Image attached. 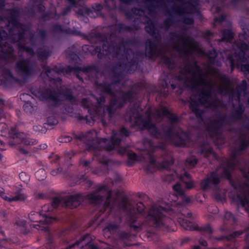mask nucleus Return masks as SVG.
<instances>
[{"label":"nucleus","instance_id":"1","mask_svg":"<svg viewBox=\"0 0 249 249\" xmlns=\"http://www.w3.org/2000/svg\"><path fill=\"white\" fill-rule=\"evenodd\" d=\"M122 64H117L112 70L113 74V80L109 84L105 82H95V86L100 92L110 95L112 97L103 110L104 113H107L110 119L115 115L116 111L124 107L128 103H132L136 99L137 92L132 89L127 90H119L115 92L112 86L120 84L122 78L124 70L121 69Z\"/></svg>","mask_w":249,"mask_h":249},{"label":"nucleus","instance_id":"2","mask_svg":"<svg viewBox=\"0 0 249 249\" xmlns=\"http://www.w3.org/2000/svg\"><path fill=\"white\" fill-rule=\"evenodd\" d=\"M167 206L168 208H164L158 204H153L146 211L144 204L140 202L136 205V210L138 213L145 217V221L149 225L168 231H175L177 227L175 221L167 216L166 212V209L174 210L175 208L169 205Z\"/></svg>","mask_w":249,"mask_h":249},{"label":"nucleus","instance_id":"3","mask_svg":"<svg viewBox=\"0 0 249 249\" xmlns=\"http://www.w3.org/2000/svg\"><path fill=\"white\" fill-rule=\"evenodd\" d=\"M74 138L80 141H87L86 149L93 152L98 161L106 166V169L103 170L98 167L94 169H90L93 173L98 175L105 174L108 170V164L111 160L105 154V152L107 151L105 149L106 143L101 141L104 138L97 137L96 131L91 130L85 133L80 132L74 134Z\"/></svg>","mask_w":249,"mask_h":249},{"label":"nucleus","instance_id":"4","mask_svg":"<svg viewBox=\"0 0 249 249\" xmlns=\"http://www.w3.org/2000/svg\"><path fill=\"white\" fill-rule=\"evenodd\" d=\"M79 195L68 196L64 197H54L50 204H46L41 207L39 212L32 211L29 214V218L33 222H37L41 225H46L56 220L55 213L56 209L61 206H72L75 202V206L78 205L76 201Z\"/></svg>","mask_w":249,"mask_h":249},{"label":"nucleus","instance_id":"5","mask_svg":"<svg viewBox=\"0 0 249 249\" xmlns=\"http://www.w3.org/2000/svg\"><path fill=\"white\" fill-rule=\"evenodd\" d=\"M184 69L185 71L184 72L180 71L179 73L175 77L179 82H182L185 80V83L192 82V79L189 78L188 77L183 76L184 74H191L193 78H199V83L202 86L207 87L202 88L198 89L197 91L199 94L200 97L198 99L199 102L204 105L208 103V98L210 97L212 94L211 89L213 86V84L210 82H206L202 78L203 76L202 71L201 67L198 65L197 61H195L193 64L188 63L185 66Z\"/></svg>","mask_w":249,"mask_h":249},{"label":"nucleus","instance_id":"6","mask_svg":"<svg viewBox=\"0 0 249 249\" xmlns=\"http://www.w3.org/2000/svg\"><path fill=\"white\" fill-rule=\"evenodd\" d=\"M31 93L41 101H52L55 103L60 101L59 95L64 100L75 104L77 102L76 97L73 95L71 89L66 88L64 89L57 92L54 89L45 86H33L30 88Z\"/></svg>","mask_w":249,"mask_h":249},{"label":"nucleus","instance_id":"7","mask_svg":"<svg viewBox=\"0 0 249 249\" xmlns=\"http://www.w3.org/2000/svg\"><path fill=\"white\" fill-rule=\"evenodd\" d=\"M192 217H193V216ZM186 218H190V217L187 216V214H186L185 216L178 217L177 220L180 225L185 230L188 231H197L202 233L207 234L209 240L212 241L214 240L220 241L224 239L232 240L239 237L244 233L243 231L240 230L235 231L227 235H223L218 237L213 236L212 235L213 232V230L210 224L203 225L199 227L192 221L187 220ZM190 219L191 220L193 219V217L190 218Z\"/></svg>","mask_w":249,"mask_h":249},{"label":"nucleus","instance_id":"8","mask_svg":"<svg viewBox=\"0 0 249 249\" xmlns=\"http://www.w3.org/2000/svg\"><path fill=\"white\" fill-rule=\"evenodd\" d=\"M173 188L176 193V196L178 199L181 201V202H175L173 204L167 203L164 206V208H168L167 206L169 205L172 208L174 207L175 208L174 210L166 209L167 214L170 215L172 219H177L178 217L185 216L186 214H187V217L191 218L192 213L186 206V204L191 202L190 197L185 195L179 183H176L173 186Z\"/></svg>","mask_w":249,"mask_h":249},{"label":"nucleus","instance_id":"9","mask_svg":"<svg viewBox=\"0 0 249 249\" xmlns=\"http://www.w3.org/2000/svg\"><path fill=\"white\" fill-rule=\"evenodd\" d=\"M245 111V107L243 104H240L235 110L229 117L219 113L216 119L211 121L209 130L215 135L220 134L222 131V125L230 121L235 122L242 120Z\"/></svg>","mask_w":249,"mask_h":249},{"label":"nucleus","instance_id":"10","mask_svg":"<svg viewBox=\"0 0 249 249\" xmlns=\"http://www.w3.org/2000/svg\"><path fill=\"white\" fill-rule=\"evenodd\" d=\"M133 40H129L125 41H122L120 44H116L115 42L112 40H110L108 43V48L107 49H105L102 51V49L100 46H91L88 45H85L83 46V50L86 51L90 53L92 55H95L97 54V57L99 59H103L104 57V52H105L107 53H110L111 52H112L116 55L120 53V52L121 49V46L125 47L127 45H129L133 44Z\"/></svg>","mask_w":249,"mask_h":249},{"label":"nucleus","instance_id":"11","mask_svg":"<svg viewBox=\"0 0 249 249\" xmlns=\"http://www.w3.org/2000/svg\"><path fill=\"white\" fill-rule=\"evenodd\" d=\"M151 112L150 111L146 119H142L141 113H138L134 117L133 125L136 126L141 130H147L150 134L156 139H161V132H160L155 123H152L151 116Z\"/></svg>","mask_w":249,"mask_h":249},{"label":"nucleus","instance_id":"12","mask_svg":"<svg viewBox=\"0 0 249 249\" xmlns=\"http://www.w3.org/2000/svg\"><path fill=\"white\" fill-rule=\"evenodd\" d=\"M169 36L171 39L176 38L183 43L182 48L179 44L176 45L175 49L178 52L189 56L196 51V49L191 45L194 44V39L187 35L186 33L183 32L181 35H178L176 32H170Z\"/></svg>","mask_w":249,"mask_h":249},{"label":"nucleus","instance_id":"13","mask_svg":"<svg viewBox=\"0 0 249 249\" xmlns=\"http://www.w3.org/2000/svg\"><path fill=\"white\" fill-rule=\"evenodd\" d=\"M131 134V132L125 127H121L119 131L117 132L113 130L112 135L109 138H104L101 141L106 143L105 149L107 152H111L121 144L122 139L118 136H121L124 137H128Z\"/></svg>","mask_w":249,"mask_h":249},{"label":"nucleus","instance_id":"14","mask_svg":"<svg viewBox=\"0 0 249 249\" xmlns=\"http://www.w3.org/2000/svg\"><path fill=\"white\" fill-rule=\"evenodd\" d=\"M9 136L11 138L9 143L12 146L20 143H23L26 145H35L37 143V141L36 139H30L27 134L17 132L14 128H12L10 130L9 132Z\"/></svg>","mask_w":249,"mask_h":249},{"label":"nucleus","instance_id":"15","mask_svg":"<svg viewBox=\"0 0 249 249\" xmlns=\"http://www.w3.org/2000/svg\"><path fill=\"white\" fill-rule=\"evenodd\" d=\"M98 193H97L95 191L89 193L86 195H83L81 193H77L75 195H71V196H76L79 195L78 196L77 200H76L78 202V205H76V206H75V204L72 203V206H64V207H67L68 208L70 209H73L77 208L78 206H79L81 204V200L84 199H87L89 201V202L94 205H100L102 203H103L104 201V197L103 196L98 195Z\"/></svg>","mask_w":249,"mask_h":249},{"label":"nucleus","instance_id":"16","mask_svg":"<svg viewBox=\"0 0 249 249\" xmlns=\"http://www.w3.org/2000/svg\"><path fill=\"white\" fill-rule=\"evenodd\" d=\"M73 68V66H71L68 65L66 67H57L55 66L54 68L52 69L49 66L46 65H43L42 66V68L48 77L49 78V81L52 83L61 82L62 81V78L59 77H50L49 75L52 72L54 71L57 73H65L66 74H70L71 72H73V70L71 69Z\"/></svg>","mask_w":249,"mask_h":249},{"label":"nucleus","instance_id":"17","mask_svg":"<svg viewBox=\"0 0 249 249\" xmlns=\"http://www.w3.org/2000/svg\"><path fill=\"white\" fill-rule=\"evenodd\" d=\"M16 68L24 79H27L35 72V69L29 60L21 59L16 63Z\"/></svg>","mask_w":249,"mask_h":249},{"label":"nucleus","instance_id":"18","mask_svg":"<svg viewBox=\"0 0 249 249\" xmlns=\"http://www.w3.org/2000/svg\"><path fill=\"white\" fill-rule=\"evenodd\" d=\"M14 194L15 196H12L11 195L8 196L5 193H3L2 190L3 188H1V198H3L5 200L11 202L13 201H24L27 198V196L23 193V188L22 186L18 184L15 186Z\"/></svg>","mask_w":249,"mask_h":249},{"label":"nucleus","instance_id":"19","mask_svg":"<svg viewBox=\"0 0 249 249\" xmlns=\"http://www.w3.org/2000/svg\"><path fill=\"white\" fill-rule=\"evenodd\" d=\"M221 181V176L216 171H212L206 178L201 180L200 185L201 189L206 191L210 188V184L216 186L220 183Z\"/></svg>","mask_w":249,"mask_h":249},{"label":"nucleus","instance_id":"20","mask_svg":"<svg viewBox=\"0 0 249 249\" xmlns=\"http://www.w3.org/2000/svg\"><path fill=\"white\" fill-rule=\"evenodd\" d=\"M126 223L134 231L139 232L142 229L143 223L138 219V214L130 212L126 217Z\"/></svg>","mask_w":249,"mask_h":249},{"label":"nucleus","instance_id":"21","mask_svg":"<svg viewBox=\"0 0 249 249\" xmlns=\"http://www.w3.org/2000/svg\"><path fill=\"white\" fill-rule=\"evenodd\" d=\"M53 31L56 34L63 33L66 35L81 36L84 38H88V36L86 34L82 33L79 30L76 29H71L70 28L66 27L65 26L58 23H55L53 25Z\"/></svg>","mask_w":249,"mask_h":249},{"label":"nucleus","instance_id":"22","mask_svg":"<svg viewBox=\"0 0 249 249\" xmlns=\"http://www.w3.org/2000/svg\"><path fill=\"white\" fill-rule=\"evenodd\" d=\"M122 222V217L119 215H115L112 221H108L106 223L103 229L104 233H109L113 235L120 229Z\"/></svg>","mask_w":249,"mask_h":249},{"label":"nucleus","instance_id":"23","mask_svg":"<svg viewBox=\"0 0 249 249\" xmlns=\"http://www.w3.org/2000/svg\"><path fill=\"white\" fill-rule=\"evenodd\" d=\"M144 30L153 38L157 41H160L161 39V32L157 27V23L149 19L145 23Z\"/></svg>","mask_w":249,"mask_h":249},{"label":"nucleus","instance_id":"24","mask_svg":"<svg viewBox=\"0 0 249 249\" xmlns=\"http://www.w3.org/2000/svg\"><path fill=\"white\" fill-rule=\"evenodd\" d=\"M247 89V82L246 80L242 81L241 83L238 85L236 89L231 88L230 90L227 89H225L226 93L228 94L230 96L234 97H237L238 99H240L242 92L246 91Z\"/></svg>","mask_w":249,"mask_h":249},{"label":"nucleus","instance_id":"25","mask_svg":"<svg viewBox=\"0 0 249 249\" xmlns=\"http://www.w3.org/2000/svg\"><path fill=\"white\" fill-rule=\"evenodd\" d=\"M146 57L152 60L158 56L157 46L151 39H148L145 42Z\"/></svg>","mask_w":249,"mask_h":249},{"label":"nucleus","instance_id":"26","mask_svg":"<svg viewBox=\"0 0 249 249\" xmlns=\"http://www.w3.org/2000/svg\"><path fill=\"white\" fill-rule=\"evenodd\" d=\"M135 237V234H132L129 231H119L117 233L118 239L120 242L124 243V247L133 246V244L131 242Z\"/></svg>","mask_w":249,"mask_h":249},{"label":"nucleus","instance_id":"27","mask_svg":"<svg viewBox=\"0 0 249 249\" xmlns=\"http://www.w3.org/2000/svg\"><path fill=\"white\" fill-rule=\"evenodd\" d=\"M88 112L90 115V116H86L84 117L79 115L78 117V119L79 121H86L87 124L89 125L93 124L95 121V117H98L99 116V112L96 109H89Z\"/></svg>","mask_w":249,"mask_h":249},{"label":"nucleus","instance_id":"28","mask_svg":"<svg viewBox=\"0 0 249 249\" xmlns=\"http://www.w3.org/2000/svg\"><path fill=\"white\" fill-rule=\"evenodd\" d=\"M14 49L12 46L9 47L4 51L1 44V61H12L15 60L16 56L14 53Z\"/></svg>","mask_w":249,"mask_h":249},{"label":"nucleus","instance_id":"29","mask_svg":"<svg viewBox=\"0 0 249 249\" xmlns=\"http://www.w3.org/2000/svg\"><path fill=\"white\" fill-rule=\"evenodd\" d=\"M71 69L73 70V72L82 71L86 73H89L92 71H98V67L95 64H92L83 67L78 66H74Z\"/></svg>","mask_w":249,"mask_h":249},{"label":"nucleus","instance_id":"30","mask_svg":"<svg viewBox=\"0 0 249 249\" xmlns=\"http://www.w3.org/2000/svg\"><path fill=\"white\" fill-rule=\"evenodd\" d=\"M190 108L192 112L195 114L197 119L203 120V116L205 113V111L204 110L198 107V105L196 104V101L194 100L190 103Z\"/></svg>","mask_w":249,"mask_h":249},{"label":"nucleus","instance_id":"31","mask_svg":"<svg viewBox=\"0 0 249 249\" xmlns=\"http://www.w3.org/2000/svg\"><path fill=\"white\" fill-rule=\"evenodd\" d=\"M172 142L176 147H185L187 145L185 140L178 132H174L173 140H172Z\"/></svg>","mask_w":249,"mask_h":249},{"label":"nucleus","instance_id":"32","mask_svg":"<svg viewBox=\"0 0 249 249\" xmlns=\"http://www.w3.org/2000/svg\"><path fill=\"white\" fill-rule=\"evenodd\" d=\"M162 115L167 117L169 116V119L172 123L177 124L179 121V117L170 111L166 107H163L161 108Z\"/></svg>","mask_w":249,"mask_h":249},{"label":"nucleus","instance_id":"33","mask_svg":"<svg viewBox=\"0 0 249 249\" xmlns=\"http://www.w3.org/2000/svg\"><path fill=\"white\" fill-rule=\"evenodd\" d=\"M92 37L103 42L102 44L103 51L108 48V43L110 41L108 40L107 37L105 34L100 32L95 33L93 34Z\"/></svg>","mask_w":249,"mask_h":249},{"label":"nucleus","instance_id":"34","mask_svg":"<svg viewBox=\"0 0 249 249\" xmlns=\"http://www.w3.org/2000/svg\"><path fill=\"white\" fill-rule=\"evenodd\" d=\"M222 38L221 40L223 42H231L234 37V33L231 29H223L221 31Z\"/></svg>","mask_w":249,"mask_h":249},{"label":"nucleus","instance_id":"35","mask_svg":"<svg viewBox=\"0 0 249 249\" xmlns=\"http://www.w3.org/2000/svg\"><path fill=\"white\" fill-rule=\"evenodd\" d=\"M20 17H1V22L3 21L6 18H9V21L14 28L18 29L19 27L25 26V24L20 22L18 18Z\"/></svg>","mask_w":249,"mask_h":249},{"label":"nucleus","instance_id":"36","mask_svg":"<svg viewBox=\"0 0 249 249\" xmlns=\"http://www.w3.org/2000/svg\"><path fill=\"white\" fill-rule=\"evenodd\" d=\"M60 160V157L57 155H55L53 157V159L51 160V162L52 164L53 163H57L59 166L55 169H53L52 170L51 174L52 176H56L58 174L60 173L62 171V168L60 165L59 160Z\"/></svg>","mask_w":249,"mask_h":249},{"label":"nucleus","instance_id":"37","mask_svg":"<svg viewBox=\"0 0 249 249\" xmlns=\"http://www.w3.org/2000/svg\"><path fill=\"white\" fill-rule=\"evenodd\" d=\"M136 29L137 28L134 25L127 26L123 23H119L116 25V30L119 32L122 31L132 32Z\"/></svg>","mask_w":249,"mask_h":249},{"label":"nucleus","instance_id":"38","mask_svg":"<svg viewBox=\"0 0 249 249\" xmlns=\"http://www.w3.org/2000/svg\"><path fill=\"white\" fill-rule=\"evenodd\" d=\"M141 103L140 102H136L134 103L131 108L130 109V112L132 113V115L130 116V120L131 121L133 118L134 119V117L138 113H140V109H141Z\"/></svg>","mask_w":249,"mask_h":249},{"label":"nucleus","instance_id":"39","mask_svg":"<svg viewBox=\"0 0 249 249\" xmlns=\"http://www.w3.org/2000/svg\"><path fill=\"white\" fill-rule=\"evenodd\" d=\"M37 108V106L33 105L29 101L26 102L23 106L24 111L28 114H32Z\"/></svg>","mask_w":249,"mask_h":249},{"label":"nucleus","instance_id":"40","mask_svg":"<svg viewBox=\"0 0 249 249\" xmlns=\"http://www.w3.org/2000/svg\"><path fill=\"white\" fill-rule=\"evenodd\" d=\"M235 197L236 196L235 194H233L232 196H231V198L232 199L235 200ZM236 197L238 199L239 203L242 206V207H246L249 203V200L246 196L243 197L240 194H237Z\"/></svg>","mask_w":249,"mask_h":249},{"label":"nucleus","instance_id":"41","mask_svg":"<svg viewBox=\"0 0 249 249\" xmlns=\"http://www.w3.org/2000/svg\"><path fill=\"white\" fill-rule=\"evenodd\" d=\"M36 55L39 60H45L51 55L50 52L47 50H41L38 49L36 51Z\"/></svg>","mask_w":249,"mask_h":249},{"label":"nucleus","instance_id":"42","mask_svg":"<svg viewBox=\"0 0 249 249\" xmlns=\"http://www.w3.org/2000/svg\"><path fill=\"white\" fill-rule=\"evenodd\" d=\"M164 135L161 133V136L162 138L160 139V140H164L166 139H170L172 141L173 140V134H174V128L173 127H169L164 131Z\"/></svg>","mask_w":249,"mask_h":249},{"label":"nucleus","instance_id":"43","mask_svg":"<svg viewBox=\"0 0 249 249\" xmlns=\"http://www.w3.org/2000/svg\"><path fill=\"white\" fill-rule=\"evenodd\" d=\"M200 154L204 158H208L213 153V149L212 147H203L200 151Z\"/></svg>","mask_w":249,"mask_h":249},{"label":"nucleus","instance_id":"44","mask_svg":"<svg viewBox=\"0 0 249 249\" xmlns=\"http://www.w3.org/2000/svg\"><path fill=\"white\" fill-rule=\"evenodd\" d=\"M167 18L163 22V27L161 28H164L166 30H168L169 28L172 26L174 23V18L177 17H167Z\"/></svg>","mask_w":249,"mask_h":249},{"label":"nucleus","instance_id":"45","mask_svg":"<svg viewBox=\"0 0 249 249\" xmlns=\"http://www.w3.org/2000/svg\"><path fill=\"white\" fill-rule=\"evenodd\" d=\"M220 167L223 169V172L221 173V175H220L221 176V178H226V179H230L231 178V177L232 176L230 170V169H229V168L227 167H223V166H221Z\"/></svg>","mask_w":249,"mask_h":249},{"label":"nucleus","instance_id":"46","mask_svg":"<svg viewBox=\"0 0 249 249\" xmlns=\"http://www.w3.org/2000/svg\"><path fill=\"white\" fill-rule=\"evenodd\" d=\"M224 217L225 220L231 222L233 225L236 224L237 223L236 217L230 212L227 211L225 213Z\"/></svg>","mask_w":249,"mask_h":249},{"label":"nucleus","instance_id":"47","mask_svg":"<svg viewBox=\"0 0 249 249\" xmlns=\"http://www.w3.org/2000/svg\"><path fill=\"white\" fill-rule=\"evenodd\" d=\"M249 147V139L248 140L242 139L240 144H239L237 149L238 151L242 152L245 150Z\"/></svg>","mask_w":249,"mask_h":249},{"label":"nucleus","instance_id":"48","mask_svg":"<svg viewBox=\"0 0 249 249\" xmlns=\"http://www.w3.org/2000/svg\"><path fill=\"white\" fill-rule=\"evenodd\" d=\"M174 163V160L172 158L169 160H164L160 163L161 168L168 169Z\"/></svg>","mask_w":249,"mask_h":249},{"label":"nucleus","instance_id":"49","mask_svg":"<svg viewBox=\"0 0 249 249\" xmlns=\"http://www.w3.org/2000/svg\"><path fill=\"white\" fill-rule=\"evenodd\" d=\"M20 31L17 33L18 39H17L18 41L23 40L25 39V33L27 31L26 26H22L18 28Z\"/></svg>","mask_w":249,"mask_h":249},{"label":"nucleus","instance_id":"50","mask_svg":"<svg viewBox=\"0 0 249 249\" xmlns=\"http://www.w3.org/2000/svg\"><path fill=\"white\" fill-rule=\"evenodd\" d=\"M35 176L39 180H44L46 177V171L43 169H39L35 173Z\"/></svg>","mask_w":249,"mask_h":249},{"label":"nucleus","instance_id":"51","mask_svg":"<svg viewBox=\"0 0 249 249\" xmlns=\"http://www.w3.org/2000/svg\"><path fill=\"white\" fill-rule=\"evenodd\" d=\"M186 163L192 167H195L198 162V160L195 157L192 156L186 159Z\"/></svg>","mask_w":249,"mask_h":249},{"label":"nucleus","instance_id":"52","mask_svg":"<svg viewBox=\"0 0 249 249\" xmlns=\"http://www.w3.org/2000/svg\"><path fill=\"white\" fill-rule=\"evenodd\" d=\"M219 79L222 83L227 86H230L232 84V80L226 74H221L219 77Z\"/></svg>","mask_w":249,"mask_h":249},{"label":"nucleus","instance_id":"53","mask_svg":"<svg viewBox=\"0 0 249 249\" xmlns=\"http://www.w3.org/2000/svg\"><path fill=\"white\" fill-rule=\"evenodd\" d=\"M128 164L130 166L133 165V162L138 160V156L134 152L128 153L127 154Z\"/></svg>","mask_w":249,"mask_h":249},{"label":"nucleus","instance_id":"54","mask_svg":"<svg viewBox=\"0 0 249 249\" xmlns=\"http://www.w3.org/2000/svg\"><path fill=\"white\" fill-rule=\"evenodd\" d=\"M246 52L239 51L235 53V56L242 62H245L247 60L246 57Z\"/></svg>","mask_w":249,"mask_h":249},{"label":"nucleus","instance_id":"55","mask_svg":"<svg viewBox=\"0 0 249 249\" xmlns=\"http://www.w3.org/2000/svg\"><path fill=\"white\" fill-rule=\"evenodd\" d=\"M236 46L239 49V51L247 52L248 50V45L243 41H238L236 43Z\"/></svg>","mask_w":249,"mask_h":249},{"label":"nucleus","instance_id":"56","mask_svg":"<svg viewBox=\"0 0 249 249\" xmlns=\"http://www.w3.org/2000/svg\"><path fill=\"white\" fill-rule=\"evenodd\" d=\"M163 63L170 69L172 66L175 65L174 61L169 57L164 56L162 58Z\"/></svg>","mask_w":249,"mask_h":249},{"label":"nucleus","instance_id":"57","mask_svg":"<svg viewBox=\"0 0 249 249\" xmlns=\"http://www.w3.org/2000/svg\"><path fill=\"white\" fill-rule=\"evenodd\" d=\"M47 122L48 125L53 126L58 123V121L55 116H51L47 118Z\"/></svg>","mask_w":249,"mask_h":249},{"label":"nucleus","instance_id":"58","mask_svg":"<svg viewBox=\"0 0 249 249\" xmlns=\"http://www.w3.org/2000/svg\"><path fill=\"white\" fill-rule=\"evenodd\" d=\"M115 205H113V201L111 202V200L106 199L103 204V208L105 211L109 209V211H112L113 207Z\"/></svg>","mask_w":249,"mask_h":249},{"label":"nucleus","instance_id":"59","mask_svg":"<svg viewBox=\"0 0 249 249\" xmlns=\"http://www.w3.org/2000/svg\"><path fill=\"white\" fill-rule=\"evenodd\" d=\"M229 181L231 185L235 189L237 190L242 187L241 185L238 183L235 180H234L232 177H231V178L227 179Z\"/></svg>","mask_w":249,"mask_h":249},{"label":"nucleus","instance_id":"60","mask_svg":"<svg viewBox=\"0 0 249 249\" xmlns=\"http://www.w3.org/2000/svg\"><path fill=\"white\" fill-rule=\"evenodd\" d=\"M107 192V195L106 199L109 200H112L113 205H116V203L118 201V199L116 197H113L112 190L108 189Z\"/></svg>","mask_w":249,"mask_h":249},{"label":"nucleus","instance_id":"61","mask_svg":"<svg viewBox=\"0 0 249 249\" xmlns=\"http://www.w3.org/2000/svg\"><path fill=\"white\" fill-rule=\"evenodd\" d=\"M20 48L26 52L28 54L31 55H34L35 54L34 50L31 47L26 45H22L20 47Z\"/></svg>","mask_w":249,"mask_h":249},{"label":"nucleus","instance_id":"62","mask_svg":"<svg viewBox=\"0 0 249 249\" xmlns=\"http://www.w3.org/2000/svg\"><path fill=\"white\" fill-rule=\"evenodd\" d=\"M72 140L71 137L66 135H62L58 138V141L62 143L70 142Z\"/></svg>","mask_w":249,"mask_h":249},{"label":"nucleus","instance_id":"63","mask_svg":"<svg viewBox=\"0 0 249 249\" xmlns=\"http://www.w3.org/2000/svg\"><path fill=\"white\" fill-rule=\"evenodd\" d=\"M34 197L36 199H44L47 198V195L43 192L36 191L34 193Z\"/></svg>","mask_w":249,"mask_h":249},{"label":"nucleus","instance_id":"64","mask_svg":"<svg viewBox=\"0 0 249 249\" xmlns=\"http://www.w3.org/2000/svg\"><path fill=\"white\" fill-rule=\"evenodd\" d=\"M227 60H229L230 62V67L231 71H232L235 67V63L234 59L233 57V56L231 54H229L227 56Z\"/></svg>","mask_w":249,"mask_h":249}]
</instances>
